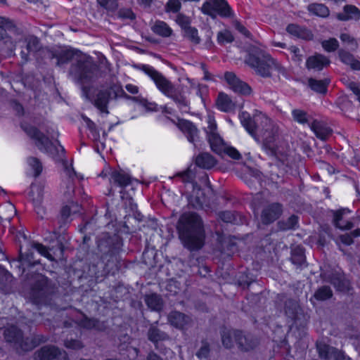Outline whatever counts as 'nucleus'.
Masks as SVG:
<instances>
[{"label":"nucleus","instance_id":"obj_14","mask_svg":"<svg viewBox=\"0 0 360 360\" xmlns=\"http://www.w3.org/2000/svg\"><path fill=\"white\" fill-rule=\"evenodd\" d=\"M316 351L321 360H344L345 354L335 347L323 342H316Z\"/></svg>","mask_w":360,"mask_h":360},{"label":"nucleus","instance_id":"obj_4","mask_svg":"<svg viewBox=\"0 0 360 360\" xmlns=\"http://www.w3.org/2000/svg\"><path fill=\"white\" fill-rule=\"evenodd\" d=\"M69 75L75 82L82 85L84 96L90 99L89 89L84 84L94 82L98 77V68L92 58L86 56H79L76 62L72 64Z\"/></svg>","mask_w":360,"mask_h":360},{"label":"nucleus","instance_id":"obj_9","mask_svg":"<svg viewBox=\"0 0 360 360\" xmlns=\"http://www.w3.org/2000/svg\"><path fill=\"white\" fill-rule=\"evenodd\" d=\"M283 311L296 326L304 327L309 321V315L304 312L297 300L285 298Z\"/></svg>","mask_w":360,"mask_h":360},{"label":"nucleus","instance_id":"obj_37","mask_svg":"<svg viewBox=\"0 0 360 360\" xmlns=\"http://www.w3.org/2000/svg\"><path fill=\"white\" fill-rule=\"evenodd\" d=\"M307 10L313 15L321 18H326L330 14L328 8L323 4H311L308 6Z\"/></svg>","mask_w":360,"mask_h":360},{"label":"nucleus","instance_id":"obj_18","mask_svg":"<svg viewBox=\"0 0 360 360\" xmlns=\"http://www.w3.org/2000/svg\"><path fill=\"white\" fill-rule=\"evenodd\" d=\"M324 281L330 283L338 291L346 292L349 290V281L340 273L335 272L326 275Z\"/></svg>","mask_w":360,"mask_h":360},{"label":"nucleus","instance_id":"obj_38","mask_svg":"<svg viewBox=\"0 0 360 360\" xmlns=\"http://www.w3.org/2000/svg\"><path fill=\"white\" fill-rule=\"evenodd\" d=\"M298 224L297 216L292 214L286 219L281 220L278 222L279 229L282 231L295 229Z\"/></svg>","mask_w":360,"mask_h":360},{"label":"nucleus","instance_id":"obj_27","mask_svg":"<svg viewBox=\"0 0 360 360\" xmlns=\"http://www.w3.org/2000/svg\"><path fill=\"white\" fill-rule=\"evenodd\" d=\"M338 53L342 63L349 66L352 70H360V60L356 59L353 54L343 49H339Z\"/></svg>","mask_w":360,"mask_h":360},{"label":"nucleus","instance_id":"obj_59","mask_svg":"<svg viewBox=\"0 0 360 360\" xmlns=\"http://www.w3.org/2000/svg\"><path fill=\"white\" fill-rule=\"evenodd\" d=\"M117 17L121 19H129L134 20L136 18V15L130 8H121L117 11Z\"/></svg>","mask_w":360,"mask_h":360},{"label":"nucleus","instance_id":"obj_58","mask_svg":"<svg viewBox=\"0 0 360 360\" xmlns=\"http://www.w3.org/2000/svg\"><path fill=\"white\" fill-rule=\"evenodd\" d=\"M340 38L343 43L352 46L353 49H356L358 48V43L356 39L349 35V34L342 33L340 36Z\"/></svg>","mask_w":360,"mask_h":360},{"label":"nucleus","instance_id":"obj_7","mask_svg":"<svg viewBox=\"0 0 360 360\" xmlns=\"http://www.w3.org/2000/svg\"><path fill=\"white\" fill-rule=\"evenodd\" d=\"M118 98H124L131 101L138 100L137 97L127 94L120 84L112 83L108 89L98 91L93 100V103L101 112L108 114V105L109 101L110 99H117Z\"/></svg>","mask_w":360,"mask_h":360},{"label":"nucleus","instance_id":"obj_36","mask_svg":"<svg viewBox=\"0 0 360 360\" xmlns=\"http://www.w3.org/2000/svg\"><path fill=\"white\" fill-rule=\"evenodd\" d=\"M144 301L147 306L154 311H160L162 307V300L160 295L152 293L146 295L144 297Z\"/></svg>","mask_w":360,"mask_h":360},{"label":"nucleus","instance_id":"obj_35","mask_svg":"<svg viewBox=\"0 0 360 360\" xmlns=\"http://www.w3.org/2000/svg\"><path fill=\"white\" fill-rule=\"evenodd\" d=\"M12 281V275L7 270L0 266V290L4 293L8 292Z\"/></svg>","mask_w":360,"mask_h":360},{"label":"nucleus","instance_id":"obj_43","mask_svg":"<svg viewBox=\"0 0 360 360\" xmlns=\"http://www.w3.org/2000/svg\"><path fill=\"white\" fill-rule=\"evenodd\" d=\"M333 291L329 286L323 285L318 288L314 292V297L319 301H324L331 298Z\"/></svg>","mask_w":360,"mask_h":360},{"label":"nucleus","instance_id":"obj_61","mask_svg":"<svg viewBox=\"0 0 360 360\" xmlns=\"http://www.w3.org/2000/svg\"><path fill=\"white\" fill-rule=\"evenodd\" d=\"M32 247L37 250L39 253H40L41 255L44 256L45 257L48 258L50 260H53V257L52 255L49 252L48 249L44 245L40 244V243H34Z\"/></svg>","mask_w":360,"mask_h":360},{"label":"nucleus","instance_id":"obj_31","mask_svg":"<svg viewBox=\"0 0 360 360\" xmlns=\"http://www.w3.org/2000/svg\"><path fill=\"white\" fill-rule=\"evenodd\" d=\"M217 105L220 110L224 112H231L236 108L235 102L231 100L229 95L223 92L219 93L218 95Z\"/></svg>","mask_w":360,"mask_h":360},{"label":"nucleus","instance_id":"obj_54","mask_svg":"<svg viewBox=\"0 0 360 360\" xmlns=\"http://www.w3.org/2000/svg\"><path fill=\"white\" fill-rule=\"evenodd\" d=\"M234 40L233 36L229 30H224L217 34V41L219 44L231 43Z\"/></svg>","mask_w":360,"mask_h":360},{"label":"nucleus","instance_id":"obj_17","mask_svg":"<svg viewBox=\"0 0 360 360\" xmlns=\"http://www.w3.org/2000/svg\"><path fill=\"white\" fill-rule=\"evenodd\" d=\"M176 126L186 135L189 142L195 143L198 141L199 131L192 122L184 119H179Z\"/></svg>","mask_w":360,"mask_h":360},{"label":"nucleus","instance_id":"obj_11","mask_svg":"<svg viewBox=\"0 0 360 360\" xmlns=\"http://www.w3.org/2000/svg\"><path fill=\"white\" fill-rule=\"evenodd\" d=\"M21 127L29 137L35 141L39 150L47 153H51L53 144L47 136L34 126L22 124Z\"/></svg>","mask_w":360,"mask_h":360},{"label":"nucleus","instance_id":"obj_63","mask_svg":"<svg viewBox=\"0 0 360 360\" xmlns=\"http://www.w3.org/2000/svg\"><path fill=\"white\" fill-rule=\"evenodd\" d=\"M67 348L78 349L83 347L82 342L78 340H66L64 343Z\"/></svg>","mask_w":360,"mask_h":360},{"label":"nucleus","instance_id":"obj_24","mask_svg":"<svg viewBox=\"0 0 360 360\" xmlns=\"http://www.w3.org/2000/svg\"><path fill=\"white\" fill-rule=\"evenodd\" d=\"M311 129L316 137L321 140H326L332 135L333 130L321 121L314 120L310 125Z\"/></svg>","mask_w":360,"mask_h":360},{"label":"nucleus","instance_id":"obj_15","mask_svg":"<svg viewBox=\"0 0 360 360\" xmlns=\"http://www.w3.org/2000/svg\"><path fill=\"white\" fill-rule=\"evenodd\" d=\"M283 212V206L278 202L271 203L265 207L261 214V220L264 224H270L276 221Z\"/></svg>","mask_w":360,"mask_h":360},{"label":"nucleus","instance_id":"obj_30","mask_svg":"<svg viewBox=\"0 0 360 360\" xmlns=\"http://www.w3.org/2000/svg\"><path fill=\"white\" fill-rule=\"evenodd\" d=\"M238 330L224 328L221 331V342L224 347L231 349L236 344Z\"/></svg>","mask_w":360,"mask_h":360},{"label":"nucleus","instance_id":"obj_12","mask_svg":"<svg viewBox=\"0 0 360 360\" xmlns=\"http://www.w3.org/2000/svg\"><path fill=\"white\" fill-rule=\"evenodd\" d=\"M51 291L49 280L44 276L39 274L31 288L30 296L33 302L38 304L43 302Z\"/></svg>","mask_w":360,"mask_h":360},{"label":"nucleus","instance_id":"obj_60","mask_svg":"<svg viewBox=\"0 0 360 360\" xmlns=\"http://www.w3.org/2000/svg\"><path fill=\"white\" fill-rule=\"evenodd\" d=\"M70 208L68 206H64L60 211V217L59 219L60 228H62L65 226L67 222L69 217L70 216Z\"/></svg>","mask_w":360,"mask_h":360},{"label":"nucleus","instance_id":"obj_46","mask_svg":"<svg viewBox=\"0 0 360 360\" xmlns=\"http://www.w3.org/2000/svg\"><path fill=\"white\" fill-rule=\"evenodd\" d=\"M292 115L293 120L302 124H304L309 122V115L307 112L301 109H294L292 111Z\"/></svg>","mask_w":360,"mask_h":360},{"label":"nucleus","instance_id":"obj_49","mask_svg":"<svg viewBox=\"0 0 360 360\" xmlns=\"http://www.w3.org/2000/svg\"><path fill=\"white\" fill-rule=\"evenodd\" d=\"M184 32V36L194 44H198L200 42V38L198 36V30L193 27H187Z\"/></svg>","mask_w":360,"mask_h":360},{"label":"nucleus","instance_id":"obj_13","mask_svg":"<svg viewBox=\"0 0 360 360\" xmlns=\"http://www.w3.org/2000/svg\"><path fill=\"white\" fill-rule=\"evenodd\" d=\"M224 77L229 89L234 93L243 96H249L252 94L250 86L241 80L234 72H226Z\"/></svg>","mask_w":360,"mask_h":360},{"label":"nucleus","instance_id":"obj_23","mask_svg":"<svg viewBox=\"0 0 360 360\" xmlns=\"http://www.w3.org/2000/svg\"><path fill=\"white\" fill-rule=\"evenodd\" d=\"M7 30L18 35H20L22 34L21 30L17 27L13 20L7 18L0 16V40L7 39Z\"/></svg>","mask_w":360,"mask_h":360},{"label":"nucleus","instance_id":"obj_62","mask_svg":"<svg viewBox=\"0 0 360 360\" xmlns=\"http://www.w3.org/2000/svg\"><path fill=\"white\" fill-rule=\"evenodd\" d=\"M21 259L25 262L27 263L28 265L34 266L37 264H39V261L35 260L34 258V252L29 251L25 255L20 254Z\"/></svg>","mask_w":360,"mask_h":360},{"label":"nucleus","instance_id":"obj_2","mask_svg":"<svg viewBox=\"0 0 360 360\" xmlns=\"http://www.w3.org/2000/svg\"><path fill=\"white\" fill-rule=\"evenodd\" d=\"M177 229L179 238L186 248L194 250L202 246L205 238L202 221L196 213H184L179 219Z\"/></svg>","mask_w":360,"mask_h":360},{"label":"nucleus","instance_id":"obj_26","mask_svg":"<svg viewBox=\"0 0 360 360\" xmlns=\"http://www.w3.org/2000/svg\"><path fill=\"white\" fill-rule=\"evenodd\" d=\"M188 204L195 209L202 208L205 202V195L197 184H193V193L189 196Z\"/></svg>","mask_w":360,"mask_h":360},{"label":"nucleus","instance_id":"obj_51","mask_svg":"<svg viewBox=\"0 0 360 360\" xmlns=\"http://www.w3.org/2000/svg\"><path fill=\"white\" fill-rule=\"evenodd\" d=\"M322 47L328 52H333L339 47V42L335 38H330L321 42Z\"/></svg>","mask_w":360,"mask_h":360},{"label":"nucleus","instance_id":"obj_3","mask_svg":"<svg viewBox=\"0 0 360 360\" xmlns=\"http://www.w3.org/2000/svg\"><path fill=\"white\" fill-rule=\"evenodd\" d=\"M245 63L262 77H270L274 81H280L281 77H287L285 68L269 54L259 49H251Z\"/></svg>","mask_w":360,"mask_h":360},{"label":"nucleus","instance_id":"obj_47","mask_svg":"<svg viewBox=\"0 0 360 360\" xmlns=\"http://www.w3.org/2000/svg\"><path fill=\"white\" fill-rule=\"evenodd\" d=\"M98 4L108 13H115L118 8L117 0H96Z\"/></svg>","mask_w":360,"mask_h":360},{"label":"nucleus","instance_id":"obj_19","mask_svg":"<svg viewBox=\"0 0 360 360\" xmlns=\"http://www.w3.org/2000/svg\"><path fill=\"white\" fill-rule=\"evenodd\" d=\"M335 18L340 21H358L360 19V9L352 4L345 5L341 12L335 14Z\"/></svg>","mask_w":360,"mask_h":360},{"label":"nucleus","instance_id":"obj_16","mask_svg":"<svg viewBox=\"0 0 360 360\" xmlns=\"http://www.w3.org/2000/svg\"><path fill=\"white\" fill-rule=\"evenodd\" d=\"M236 337H238L236 345L241 352L251 351L256 348L259 344L257 338L250 333L238 330Z\"/></svg>","mask_w":360,"mask_h":360},{"label":"nucleus","instance_id":"obj_41","mask_svg":"<svg viewBox=\"0 0 360 360\" xmlns=\"http://www.w3.org/2000/svg\"><path fill=\"white\" fill-rule=\"evenodd\" d=\"M308 82L311 89L318 93L325 94L327 91V86L328 84V81L327 79L316 80L315 79L310 78Z\"/></svg>","mask_w":360,"mask_h":360},{"label":"nucleus","instance_id":"obj_55","mask_svg":"<svg viewBox=\"0 0 360 360\" xmlns=\"http://www.w3.org/2000/svg\"><path fill=\"white\" fill-rule=\"evenodd\" d=\"M28 163L34 171V176L37 177L41 173L42 165L37 158L30 157L28 158Z\"/></svg>","mask_w":360,"mask_h":360},{"label":"nucleus","instance_id":"obj_32","mask_svg":"<svg viewBox=\"0 0 360 360\" xmlns=\"http://www.w3.org/2000/svg\"><path fill=\"white\" fill-rule=\"evenodd\" d=\"M195 165L203 169H210L217 163L215 158L208 153H201L195 158Z\"/></svg>","mask_w":360,"mask_h":360},{"label":"nucleus","instance_id":"obj_6","mask_svg":"<svg viewBox=\"0 0 360 360\" xmlns=\"http://www.w3.org/2000/svg\"><path fill=\"white\" fill-rule=\"evenodd\" d=\"M4 338L8 342L22 351H30L41 343L46 342L48 338L43 335H34L31 338H24L22 331L15 326H10L4 329Z\"/></svg>","mask_w":360,"mask_h":360},{"label":"nucleus","instance_id":"obj_5","mask_svg":"<svg viewBox=\"0 0 360 360\" xmlns=\"http://www.w3.org/2000/svg\"><path fill=\"white\" fill-rule=\"evenodd\" d=\"M139 68L153 79L157 88L165 96L175 102L181 110L186 112L189 109V102L186 97L181 91H177L174 85L162 74L148 65H141Z\"/></svg>","mask_w":360,"mask_h":360},{"label":"nucleus","instance_id":"obj_10","mask_svg":"<svg viewBox=\"0 0 360 360\" xmlns=\"http://www.w3.org/2000/svg\"><path fill=\"white\" fill-rule=\"evenodd\" d=\"M201 11L212 18L217 14L225 18L233 15L231 8L226 0H207L202 4Z\"/></svg>","mask_w":360,"mask_h":360},{"label":"nucleus","instance_id":"obj_42","mask_svg":"<svg viewBox=\"0 0 360 360\" xmlns=\"http://www.w3.org/2000/svg\"><path fill=\"white\" fill-rule=\"evenodd\" d=\"M290 260L295 265L301 267L305 264L306 259L303 250L296 248L292 250Z\"/></svg>","mask_w":360,"mask_h":360},{"label":"nucleus","instance_id":"obj_25","mask_svg":"<svg viewBox=\"0 0 360 360\" xmlns=\"http://www.w3.org/2000/svg\"><path fill=\"white\" fill-rule=\"evenodd\" d=\"M168 321L174 327L184 329L191 321L189 316L179 311H172L168 315Z\"/></svg>","mask_w":360,"mask_h":360},{"label":"nucleus","instance_id":"obj_28","mask_svg":"<svg viewBox=\"0 0 360 360\" xmlns=\"http://www.w3.org/2000/svg\"><path fill=\"white\" fill-rule=\"evenodd\" d=\"M60 354L59 349L55 346L46 345L34 353L35 359L39 360H52Z\"/></svg>","mask_w":360,"mask_h":360},{"label":"nucleus","instance_id":"obj_20","mask_svg":"<svg viewBox=\"0 0 360 360\" xmlns=\"http://www.w3.org/2000/svg\"><path fill=\"white\" fill-rule=\"evenodd\" d=\"M147 337L148 339L155 345L157 349H159V342L167 341L170 339V336L168 333L162 330L153 324L149 327L147 333Z\"/></svg>","mask_w":360,"mask_h":360},{"label":"nucleus","instance_id":"obj_57","mask_svg":"<svg viewBox=\"0 0 360 360\" xmlns=\"http://www.w3.org/2000/svg\"><path fill=\"white\" fill-rule=\"evenodd\" d=\"M176 21L177 24L181 27V29L184 31L187 30V27H191L190 18L184 14L179 13L176 16Z\"/></svg>","mask_w":360,"mask_h":360},{"label":"nucleus","instance_id":"obj_21","mask_svg":"<svg viewBox=\"0 0 360 360\" xmlns=\"http://www.w3.org/2000/svg\"><path fill=\"white\" fill-rule=\"evenodd\" d=\"M330 63V61L328 57L316 53L307 58L306 66L308 69L320 71L323 68L328 66Z\"/></svg>","mask_w":360,"mask_h":360},{"label":"nucleus","instance_id":"obj_1","mask_svg":"<svg viewBox=\"0 0 360 360\" xmlns=\"http://www.w3.org/2000/svg\"><path fill=\"white\" fill-rule=\"evenodd\" d=\"M241 123L254 139L262 143L268 155L276 156L281 153L276 144L278 127L270 118L262 113L251 117L248 113L243 112Z\"/></svg>","mask_w":360,"mask_h":360},{"label":"nucleus","instance_id":"obj_40","mask_svg":"<svg viewBox=\"0 0 360 360\" xmlns=\"http://www.w3.org/2000/svg\"><path fill=\"white\" fill-rule=\"evenodd\" d=\"M75 52L70 49L62 50L58 54L53 56L57 59V65H62L66 64L73 59Z\"/></svg>","mask_w":360,"mask_h":360},{"label":"nucleus","instance_id":"obj_56","mask_svg":"<svg viewBox=\"0 0 360 360\" xmlns=\"http://www.w3.org/2000/svg\"><path fill=\"white\" fill-rule=\"evenodd\" d=\"M181 8L180 0H169L165 6L166 12L177 13Z\"/></svg>","mask_w":360,"mask_h":360},{"label":"nucleus","instance_id":"obj_45","mask_svg":"<svg viewBox=\"0 0 360 360\" xmlns=\"http://www.w3.org/2000/svg\"><path fill=\"white\" fill-rule=\"evenodd\" d=\"M25 42L28 52H36L40 49L39 39L34 35L26 37Z\"/></svg>","mask_w":360,"mask_h":360},{"label":"nucleus","instance_id":"obj_52","mask_svg":"<svg viewBox=\"0 0 360 360\" xmlns=\"http://www.w3.org/2000/svg\"><path fill=\"white\" fill-rule=\"evenodd\" d=\"M176 176H179L184 183L195 184L193 182L195 178V174L190 168H188L182 172L177 173Z\"/></svg>","mask_w":360,"mask_h":360},{"label":"nucleus","instance_id":"obj_64","mask_svg":"<svg viewBox=\"0 0 360 360\" xmlns=\"http://www.w3.org/2000/svg\"><path fill=\"white\" fill-rule=\"evenodd\" d=\"M224 151H225L226 153L229 157H231V158H233L234 160H240L241 158V155H240V153L234 148H232V147L226 148L225 147V150Z\"/></svg>","mask_w":360,"mask_h":360},{"label":"nucleus","instance_id":"obj_34","mask_svg":"<svg viewBox=\"0 0 360 360\" xmlns=\"http://www.w3.org/2000/svg\"><path fill=\"white\" fill-rule=\"evenodd\" d=\"M211 149L216 153L220 154L225 150L222 139L217 133H211L207 136Z\"/></svg>","mask_w":360,"mask_h":360},{"label":"nucleus","instance_id":"obj_22","mask_svg":"<svg viewBox=\"0 0 360 360\" xmlns=\"http://www.w3.org/2000/svg\"><path fill=\"white\" fill-rule=\"evenodd\" d=\"M30 196L32 198L37 214L39 217L43 219L45 210L41 207V202L43 200L42 188L39 186H32Z\"/></svg>","mask_w":360,"mask_h":360},{"label":"nucleus","instance_id":"obj_53","mask_svg":"<svg viewBox=\"0 0 360 360\" xmlns=\"http://www.w3.org/2000/svg\"><path fill=\"white\" fill-rule=\"evenodd\" d=\"M99 321L96 319H89L86 316L84 317L81 321L80 325L86 329L99 328Z\"/></svg>","mask_w":360,"mask_h":360},{"label":"nucleus","instance_id":"obj_29","mask_svg":"<svg viewBox=\"0 0 360 360\" xmlns=\"http://www.w3.org/2000/svg\"><path fill=\"white\" fill-rule=\"evenodd\" d=\"M286 31L291 35L305 40H310L313 38V34L311 31L296 24L288 25Z\"/></svg>","mask_w":360,"mask_h":360},{"label":"nucleus","instance_id":"obj_50","mask_svg":"<svg viewBox=\"0 0 360 360\" xmlns=\"http://www.w3.org/2000/svg\"><path fill=\"white\" fill-rule=\"evenodd\" d=\"M219 218L225 223L237 224L238 219L235 212L224 211L219 213Z\"/></svg>","mask_w":360,"mask_h":360},{"label":"nucleus","instance_id":"obj_44","mask_svg":"<svg viewBox=\"0 0 360 360\" xmlns=\"http://www.w3.org/2000/svg\"><path fill=\"white\" fill-rule=\"evenodd\" d=\"M345 210L337 211L334 214V224L335 226L342 230H349L354 226V224L351 221H347L346 224H342V215Z\"/></svg>","mask_w":360,"mask_h":360},{"label":"nucleus","instance_id":"obj_33","mask_svg":"<svg viewBox=\"0 0 360 360\" xmlns=\"http://www.w3.org/2000/svg\"><path fill=\"white\" fill-rule=\"evenodd\" d=\"M150 29L155 34L162 37H169L173 33L172 28L165 22L162 20H156L151 25Z\"/></svg>","mask_w":360,"mask_h":360},{"label":"nucleus","instance_id":"obj_8","mask_svg":"<svg viewBox=\"0 0 360 360\" xmlns=\"http://www.w3.org/2000/svg\"><path fill=\"white\" fill-rule=\"evenodd\" d=\"M97 246L98 250L102 253L101 258L105 260L109 256L110 260L114 262L117 261V255L119 253L122 246V241L117 235L110 236L108 233H103L100 235L97 240Z\"/></svg>","mask_w":360,"mask_h":360},{"label":"nucleus","instance_id":"obj_48","mask_svg":"<svg viewBox=\"0 0 360 360\" xmlns=\"http://www.w3.org/2000/svg\"><path fill=\"white\" fill-rule=\"evenodd\" d=\"M210 347L206 340H202L201 346L196 352L195 355L199 359H207L210 356Z\"/></svg>","mask_w":360,"mask_h":360},{"label":"nucleus","instance_id":"obj_39","mask_svg":"<svg viewBox=\"0 0 360 360\" xmlns=\"http://www.w3.org/2000/svg\"><path fill=\"white\" fill-rule=\"evenodd\" d=\"M111 178L115 183L121 187H125L131 183L130 176L122 172L114 171L111 174Z\"/></svg>","mask_w":360,"mask_h":360}]
</instances>
